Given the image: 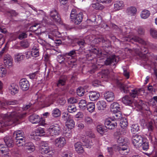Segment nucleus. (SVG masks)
<instances>
[{
	"mask_svg": "<svg viewBox=\"0 0 157 157\" xmlns=\"http://www.w3.org/2000/svg\"><path fill=\"white\" fill-rule=\"evenodd\" d=\"M4 140L6 145L7 147H10L13 146V140L11 136H6L4 137Z\"/></svg>",
	"mask_w": 157,
	"mask_h": 157,
	"instance_id": "4be33fe9",
	"label": "nucleus"
},
{
	"mask_svg": "<svg viewBox=\"0 0 157 157\" xmlns=\"http://www.w3.org/2000/svg\"><path fill=\"white\" fill-rule=\"evenodd\" d=\"M40 117L38 115L34 114L30 116L29 120L33 124H37L40 121Z\"/></svg>",
	"mask_w": 157,
	"mask_h": 157,
	"instance_id": "412c9836",
	"label": "nucleus"
},
{
	"mask_svg": "<svg viewBox=\"0 0 157 157\" xmlns=\"http://www.w3.org/2000/svg\"><path fill=\"white\" fill-rule=\"evenodd\" d=\"M104 97L107 101L110 102L113 101L115 98L114 93L111 91L105 92L104 94Z\"/></svg>",
	"mask_w": 157,
	"mask_h": 157,
	"instance_id": "4468645a",
	"label": "nucleus"
},
{
	"mask_svg": "<svg viewBox=\"0 0 157 157\" xmlns=\"http://www.w3.org/2000/svg\"><path fill=\"white\" fill-rule=\"evenodd\" d=\"M15 60L17 62L23 60L25 58V56L21 53H17L15 55Z\"/></svg>",
	"mask_w": 157,
	"mask_h": 157,
	"instance_id": "e433bc0d",
	"label": "nucleus"
},
{
	"mask_svg": "<svg viewBox=\"0 0 157 157\" xmlns=\"http://www.w3.org/2000/svg\"><path fill=\"white\" fill-rule=\"evenodd\" d=\"M24 135V132L21 130H18L15 132L13 133V137L15 138V137H18L19 136Z\"/></svg>",
	"mask_w": 157,
	"mask_h": 157,
	"instance_id": "3c124183",
	"label": "nucleus"
},
{
	"mask_svg": "<svg viewBox=\"0 0 157 157\" xmlns=\"http://www.w3.org/2000/svg\"><path fill=\"white\" fill-rule=\"evenodd\" d=\"M68 101L71 104L76 103L78 101L77 99L74 97H71L68 99Z\"/></svg>",
	"mask_w": 157,
	"mask_h": 157,
	"instance_id": "69168bd1",
	"label": "nucleus"
},
{
	"mask_svg": "<svg viewBox=\"0 0 157 157\" xmlns=\"http://www.w3.org/2000/svg\"><path fill=\"white\" fill-rule=\"evenodd\" d=\"M109 71L108 70H104L101 72L99 73L98 74V78L100 80H95L93 81L92 83V85L94 86H97L101 85V81H107L109 78Z\"/></svg>",
	"mask_w": 157,
	"mask_h": 157,
	"instance_id": "f03ea898",
	"label": "nucleus"
},
{
	"mask_svg": "<svg viewBox=\"0 0 157 157\" xmlns=\"http://www.w3.org/2000/svg\"><path fill=\"white\" fill-rule=\"evenodd\" d=\"M150 34L154 38H157V31L153 29H151L150 30Z\"/></svg>",
	"mask_w": 157,
	"mask_h": 157,
	"instance_id": "052dcab7",
	"label": "nucleus"
},
{
	"mask_svg": "<svg viewBox=\"0 0 157 157\" xmlns=\"http://www.w3.org/2000/svg\"><path fill=\"white\" fill-rule=\"evenodd\" d=\"M84 121L85 124L87 125H89L93 123V120L89 117H85Z\"/></svg>",
	"mask_w": 157,
	"mask_h": 157,
	"instance_id": "864d4df0",
	"label": "nucleus"
},
{
	"mask_svg": "<svg viewBox=\"0 0 157 157\" xmlns=\"http://www.w3.org/2000/svg\"><path fill=\"white\" fill-rule=\"evenodd\" d=\"M16 144L18 147L23 146L25 143V135L15 137Z\"/></svg>",
	"mask_w": 157,
	"mask_h": 157,
	"instance_id": "dca6fc26",
	"label": "nucleus"
},
{
	"mask_svg": "<svg viewBox=\"0 0 157 157\" xmlns=\"http://www.w3.org/2000/svg\"><path fill=\"white\" fill-rule=\"evenodd\" d=\"M12 59L11 56L9 54H7L5 56L3 62L6 67H10L12 65Z\"/></svg>",
	"mask_w": 157,
	"mask_h": 157,
	"instance_id": "f3484780",
	"label": "nucleus"
},
{
	"mask_svg": "<svg viewBox=\"0 0 157 157\" xmlns=\"http://www.w3.org/2000/svg\"><path fill=\"white\" fill-rule=\"evenodd\" d=\"M116 136L117 139V142L119 144V145H125V144H123L125 142L124 137L122 136Z\"/></svg>",
	"mask_w": 157,
	"mask_h": 157,
	"instance_id": "a18cd8bd",
	"label": "nucleus"
},
{
	"mask_svg": "<svg viewBox=\"0 0 157 157\" xmlns=\"http://www.w3.org/2000/svg\"><path fill=\"white\" fill-rule=\"evenodd\" d=\"M61 128L58 124H55L50 126L48 128L50 134L52 136L59 135L60 132Z\"/></svg>",
	"mask_w": 157,
	"mask_h": 157,
	"instance_id": "6e6552de",
	"label": "nucleus"
},
{
	"mask_svg": "<svg viewBox=\"0 0 157 157\" xmlns=\"http://www.w3.org/2000/svg\"><path fill=\"white\" fill-rule=\"evenodd\" d=\"M104 54L105 56H104L107 57L105 61V64L106 65H110L112 63H113V65H115L117 63V57L115 55L110 56L107 52H105Z\"/></svg>",
	"mask_w": 157,
	"mask_h": 157,
	"instance_id": "423d86ee",
	"label": "nucleus"
},
{
	"mask_svg": "<svg viewBox=\"0 0 157 157\" xmlns=\"http://www.w3.org/2000/svg\"><path fill=\"white\" fill-rule=\"evenodd\" d=\"M75 151L78 153H82L84 152L83 148L82 147L81 143L78 142L75 144Z\"/></svg>",
	"mask_w": 157,
	"mask_h": 157,
	"instance_id": "cd10ccee",
	"label": "nucleus"
},
{
	"mask_svg": "<svg viewBox=\"0 0 157 157\" xmlns=\"http://www.w3.org/2000/svg\"><path fill=\"white\" fill-rule=\"evenodd\" d=\"M92 7L96 10H101L104 8V6L98 2L92 4Z\"/></svg>",
	"mask_w": 157,
	"mask_h": 157,
	"instance_id": "4c0bfd02",
	"label": "nucleus"
},
{
	"mask_svg": "<svg viewBox=\"0 0 157 157\" xmlns=\"http://www.w3.org/2000/svg\"><path fill=\"white\" fill-rule=\"evenodd\" d=\"M117 83L121 91L125 93H129V90L128 89L130 87V86L126 85L121 81L119 80L117 81Z\"/></svg>",
	"mask_w": 157,
	"mask_h": 157,
	"instance_id": "9d476101",
	"label": "nucleus"
},
{
	"mask_svg": "<svg viewBox=\"0 0 157 157\" xmlns=\"http://www.w3.org/2000/svg\"><path fill=\"white\" fill-rule=\"evenodd\" d=\"M86 44L84 40L83 39L78 40L77 39H75L71 42L72 46L74 47L77 45L80 46V48L83 47Z\"/></svg>",
	"mask_w": 157,
	"mask_h": 157,
	"instance_id": "2eb2a0df",
	"label": "nucleus"
},
{
	"mask_svg": "<svg viewBox=\"0 0 157 157\" xmlns=\"http://www.w3.org/2000/svg\"><path fill=\"white\" fill-rule=\"evenodd\" d=\"M75 9H73L70 14V18L76 25L79 24L82 21L83 14L82 13H77Z\"/></svg>",
	"mask_w": 157,
	"mask_h": 157,
	"instance_id": "7ed1b4c3",
	"label": "nucleus"
},
{
	"mask_svg": "<svg viewBox=\"0 0 157 157\" xmlns=\"http://www.w3.org/2000/svg\"><path fill=\"white\" fill-rule=\"evenodd\" d=\"M87 105L86 100H81L79 102V106L81 109L84 110L86 108Z\"/></svg>",
	"mask_w": 157,
	"mask_h": 157,
	"instance_id": "72a5a7b5",
	"label": "nucleus"
},
{
	"mask_svg": "<svg viewBox=\"0 0 157 157\" xmlns=\"http://www.w3.org/2000/svg\"><path fill=\"white\" fill-rule=\"evenodd\" d=\"M131 128V131L133 133H135L139 130V127L137 124H132Z\"/></svg>",
	"mask_w": 157,
	"mask_h": 157,
	"instance_id": "09e8293b",
	"label": "nucleus"
},
{
	"mask_svg": "<svg viewBox=\"0 0 157 157\" xmlns=\"http://www.w3.org/2000/svg\"><path fill=\"white\" fill-rule=\"evenodd\" d=\"M100 96L99 93L95 91H91L89 92V97L90 100L92 101L98 100Z\"/></svg>",
	"mask_w": 157,
	"mask_h": 157,
	"instance_id": "a211bd4d",
	"label": "nucleus"
},
{
	"mask_svg": "<svg viewBox=\"0 0 157 157\" xmlns=\"http://www.w3.org/2000/svg\"><path fill=\"white\" fill-rule=\"evenodd\" d=\"M61 114L60 111L57 108L54 109L52 111V114L54 117H57L60 116Z\"/></svg>",
	"mask_w": 157,
	"mask_h": 157,
	"instance_id": "f704fd0d",
	"label": "nucleus"
},
{
	"mask_svg": "<svg viewBox=\"0 0 157 157\" xmlns=\"http://www.w3.org/2000/svg\"><path fill=\"white\" fill-rule=\"evenodd\" d=\"M127 132V130L126 128H122L120 132L117 131L114 132V136H117L120 134L124 135Z\"/></svg>",
	"mask_w": 157,
	"mask_h": 157,
	"instance_id": "49530a36",
	"label": "nucleus"
},
{
	"mask_svg": "<svg viewBox=\"0 0 157 157\" xmlns=\"http://www.w3.org/2000/svg\"><path fill=\"white\" fill-rule=\"evenodd\" d=\"M114 9L115 10H119L124 6V3L122 1H117L115 2L114 4Z\"/></svg>",
	"mask_w": 157,
	"mask_h": 157,
	"instance_id": "bb28decb",
	"label": "nucleus"
},
{
	"mask_svg": "<svg viewBox=\"0 0 157 157\" xmlns=\"http://www.w3.org/2000/svg\"><path fill=\"white\" fill-rule=\"evenodd\" d=\"M9 90L11 94L12 95H14L17 93L18 91V87L14 84H11L9 87Z\"/></svg>",
	"mask_w": 157,
	"mask_h": 157,
	"instance_id": "c85d7f7f",
	"label": "nucleus"
},
{
	"mask_svg": "<svg viewBox=\"0 0 157 157\" xmlns=\"http://www.w3.org/2000/svg\"><path fill=\"white\" fill-rule=\"evenodd\" d=\"M112 149L115 151H118L122 155H125L129 152V148L127 145H114L112 147Z\"/></svg>",
	"mask_w": 157,
	"mask_h": 157,
	"instance_id": "39448f33",
	"label": "nucleus"
},
{
	"mask_svg": "<svg viewBox=\"0 0 157 157\" xmlns=\"http://www.w3.org/2000/svg\"><path fill=\"white\" fill-rule=\"evenodd\" d=\"M66 126L69 129H72L75 126V122L71 117L66 122Z\"/></svg>",
	"mask_w": 157,
	"mask_h": 157,
	"instance_id": "c756f323",
	"label": "nucleus"
},
{
	"mask_svg": "<svg viewBox=\"0 0 157 157\" xmlns=\"http://www.w3.org/2000/svg\"><path fill=\"white\" fill-rule=\"evenodd\" d=\"M21 47L24 48H27L29 45V43L27 40H24L20 42Z\"/></svg>",
	"mask_w": 157,
	"mask_h": 157,
	"instance_id": "603ef678",
	"label": "nucleus"
},
{
	"mask_svg": "<svg viewBox=\"0 0 157 157\" xmlns=\"http://www.w3.org/2000/svg\"><path fill=\"white\" fill-rule=\"evenodd\" d=\"M114 113L113 117L117 120L121 119L122 118V115L120 111L117 113Z\"/></svg>",
	"mask_w": 157,
	"mask_h": 157,
	"instance_id": "6e6d98bb",
	"label": "nucleus"
},
{
	"mask_svg": "<svg viewBox=\"0 0 157 157\" xmlns=\"http://www.w3.org/2000/svg\"><path fill=\"white\" fill-rule=\"evenodd\" d=\"M23 146L25 147L26 150L29 152H33L35 150V147L32 142L25 143Z\"/></svg>",
	"mask_w": 157,
	"mask_h": 157,
	"instance_id": "6ab92c4d",
	"label": "nucleus"
},
{
	"mask_svg": "<svg viewBox=\"0 0 157 157\" xmlns=\"http://www.w3.org/2000/svg\"><path fill=\"white\" fill-rule=\"evenodd\" d=\"M29 53L31 54L32 56L33 57H36L39 55V52L38 49L35 47H33L32 49L31 52H29ZM28 53V52H27L26 55H27Z\"/></svg>",
	"mask_w": 157,
	"mask_h": 157,
	"instance_id": "473e14b6",
	"label": "nucleus"
},
{
	"mask_svg": "<svg viewBox=\"0 0 157 157\" xmlns=\"http://www.w3.org/2000/svg\"><path fill=\"white\" fill-rule=\"evenodd\" d=\"M55 99V95L51 94L49 95L46 99V101H47L50 104H53L54 100Z\"/></svg>",
	"mask_w": 157,
	"mask_h": 157,
	"instance_id": "de8ad7c7",
	"label": "nucleus"
},
{
	"mask_svg": "<svg viewBox=\"0 0 157 157\" xmlns=\"http://www.w3.org/2000/svg\"><path fill=\"white\" fill-rule=\"evenodd\" d=\"M121 109L120 105L117 103L114 102L111 105V111L113 113H117Z\"/></svg>",
	"mask_w": 157,
	"mask_h": 157,
	"instance_id": "b1692460",
	"label": "nucleus"
},
{
	"mask_svg": "<svg viewBox=\"0 0 157 157\" xmlns=\"http://www.w3.org/2000/svg\"><path fill=\"white\" fill-rule=\"evenodd\" d=\"M82 141L83 142V144L84 146H85L86 148H90L91 147V146L93 145V143L91 141H90L89 140L87 139H82Z\"/></svg>",
	"mask_w": 157,
	"mask_h": 157,
	"instance_id": "7c9ffc66",
	"label": "nucleus"
},
{
	"mask_svg": "<svg viewBox=\"0 0 157 157\" xmlns=\"http://www.w3.org/2000/svg\"><path fill=\"white\" fill-rule=\"evenodd\" d=\"M143 138L140 135L136 134L132 136V143L136 147H141V143L143 142Z\"/></svg>",
	"mask_w": 157,
	"mask_h": 157,
	"instance_id": "0eeeda50",
	"label": "nucleus"
},
{
	"mask_svg": "<svg viewBox=\"0 0 157 157\" xmlns=\"http://www.w3.org/2000/svg\"><path fill=\"white\" fill-rule=\"evenodd\" d=\"M6 73V69L2 67H0V77H3Z\"/></svg>",
	"mask_w": 157,
	"mask_h": 157,
	"instance_id": "e2e57ef3",
	"label": "nucleus"
},
{
	"mask_svg": "<svg viewBox=\"0 0 157 157\" xmlns=\"http://www.w3.org/2000/svg\"><path fill=\"white\" fill-rule=\"evenodd\" d=\"M77 110L76 107L75 105H69L68 107L67 110L69 113L75 112Z\"/></svg>",
	"mask_w": 157,
	"mask_h": 157,
	"instance_id": "8fccbe9b",
	"label": "nucleus"
},
{
	"mask_svg": "<svg viewBox=\"0 0 157 157\" xmlns=\"http://www.w3.org/2000/svg\"><path fill=\"white\" fill-rule=\"evenodd\" d=\"M150 15V12L147 10H144L141 15V17L144 19H146Z\"/></svg>",
	"mask_w": 157,
	"mask_h": 157,
	"instance_id": "37998d69",
	"label": "nucleus"
},
{
	"mask_svg": "<svg viewBox=\"0 0 157 157\" xmlns=\"http://www.w3.org/2000/svg\"><path fill=\"white\" fill-rule=\"evenodd\" d=\"M8 115V116L6 117L3 121V122L6 126H10L13 123L16 124H19V119L24 117L25 114L14 111L11 112Z\"/></svg>",
	"mask_w": 157,
	"mask_h": 157,
	"instance_id": "f257e3e1",
	"label": "nucleus"
},
{
	"mask_svg": "<svg viewBox=\"0 0 157 157\" xmlns=\"http://www.w3.org/2000/svg\"><path fill=\"white\" fill-rule=\"evenodd\" d=\"M136 9L135 7L130 6L126 10V13L128 15L132 14L133 15H134L136 14Z\"/></svg>",
	"mask_w": 157,
	"mask_h": 157,
	"instance_id": "2f4dec72",
	"label": "nucleus"
},
{
	"mask_svg": "<svg viewBox=\"0 0 157 157\" xmlns=\"http://www.w3.org/2000/svg\"><path fill=\"white\" fill-rule=\"evenodd\" d=\"M104 125L106 128L109 130H113L117 127V123L113 120L110 121L107 119L105 121Z\"/></svg>",
	"mask_w": 157,
	"mask_h": 157,
	"instance_id": "1a4fd4ad",
	"label": "nucleus"
},
{
	"mask_svg": "<svg viewBox=\"0 0 157 157\" xmlns=\"http://www.w3.org/2000/svg\"><path fill=\"white\" fill-rule=\"evenodd\" d=\"M66 143V140L64 138L60 137L56 139L55 141V144L56 147H61Z\"/></svg>",
	"mask_w": 157,
	"mask_h": 157,
	"instance_id": "ddd939ff",
	"label": "nucleus"
},
{
	"mask_svg": "<svg viewBox=\"0 0 157 157\" xmlns=\"http://www.w3.org/2000/svg\"><path fill=\"white\" fill-rule=\"evenodd\" d=\"M20 86L22 90L24 91H26L29 88V82L26 78L22 79L20 82Z\"/></svg>",
	"mask_w": 157,
	"mask_h": 157,
	"instance_id": "f8f14e48",
	"label": "nucleus"
},
{
	"mask_svg": "<svg viewBox=\"0 0 157 157\" xmlns=\"http://www.w3.org/2000/svg\"><path fill=\"white\" fill-rule=\"evenodd\" d=\"M127 120L124 118L122 119L120 122V126L122 128H125L127 127L128 125Z\"/></svg>",
	"mask_w": 157,
	"mask_h": 157,
	"instance_id": "c03bdc74",
	"label": "nucleus"
},
{
	"mask_svg": "<svg viewBox=\"0 0 157 157\" xmlns=\"http://www.w3.org/2000/svg\"><path fill=\"white\" fill-rule=\"evenodd\" d=\"M39 151L40 153L43 155L47 154L52 155L53 154V152L50 149L46 142L42 141L41 142L39 147Z\"/></svg>",
	"mask_w": 157,
	"mask_h": 157,
	"instance_id": "20e7f679",
	"label": "nucleus"
},
{
	"mask_svg": "<svg viewBox=\"0 0 157 157\" xmlns=\"http://www.w3.org/2000/svg\"><path fill=\"white\" fill-rule=\"evenodd\" d=\"M94 41H98L99 42H102L105 46L108 47L111 45V42L108 40H105L103 37H99L94 39Z\"/></svg>",
	"mask_w": 157,
	"mask_h": 157,
	"instance_id": "aec40b11",
	"label": "nucleus"
},
{
	"mask_svg": "<svg viewBox=\"0 0 157 157\" xmlns=\"http://www.w3.org/2000/svg\"><path fill=\"white\" fill-rule=\"evenodd\" d=\"M87 109L90 112H92L95 109V104L93 102H90L87 105Z\"/></svg>",
	"mask_w": 157,
	"mask_h": 157,
	"instance_id": "58836bf2",
	"label": "nucleus"
},
{
	"mask_svg": "<svg viewBox=\"0 0 157 157\" xmlns=\"http://www.w3.org/2000/svg\"><path fill=\"white\" fill-rule=\"evenodd\" d=\"M132 92L130 93V96L133 98H135L138 93V91L136 89L132 90Z\"/></svg>",
	"mask_w": 157,
	"mask_h": 157,
	"instance_id": "774afa93",
	"label": "nucleus"
},
{
	"mask_svg": "<svg viewBox=\"0 0 157 157\" xmlns=\"http://www.w3.org/2000/svg\"><path fill=\"white\" fill-rule=\"evenodd\" d=\"M122 101L126 105H129L133 102L132 98L128 96H125L122 99Z\"/></svg>",
	"mask_w": 157,
	"mask_h": 157,
	"instance_id": "393cba45",
	"label": "nucleus"
},
{
	"mask_svg": "<svg viewBox=\"0 0 157 157\" xmlns=\"http://www.w3.org/2000/svg\"><path fill=\"white\" fill-rule=\"evenodd\" d=\"M40 136V133L38 132H34L31 133L30 138L33 140H38Z\"/></svg>",
	"mask_w": 157,
	"mask_h": 157,
	"instance_id": "c9c22d12",
	"label": "nucleus"
},
{
	"mask_svg": "<svg viewBox=\"0 0 157 157\" xmlns=\"http://www.w3.org/2000/svg\"><path fill=\"white\" fill-rule=\"evenodd\" d=\"M40 25L39 24H36L32 26H31L30 28V29L31 30L33 31H36L38 29H39Z\"/></svg>",
	"mask_w": 157,
	"mask_h": 157,
	"instance_id": "680f3d73",
	"label": "nucleus"
},
{
	"mask_svg": "<svg viewBox=\"0 0 157 157\" xmlns=\"http://www.w3.org/2000/svg\"><path fill=\"white\" fill-rule=\"evenodd\" d=\"M131 39L133 40L135 42H137L143 44H146L144 40L136 36L133 37Z\"/></svg>",
	"mask_w": 157,
	"mask_h": 157,
	"instance_id": "ea45409f",
	"label": "nucleus"
},
{
	"mask_svg": "<svg viewBox=\"0 0 157 157\" xmlns=\"http://www.w3.org/2000/svg\"><path fill=\"white\" fill-rule=\"evenodd\" d=\"M92 52H94V53L97 54L98 55L99 54H100L102 56H104V53H102L100 50V49L98 48H94L91 49Z\"/></svg>",
	"mask_w": 157,
	"mask_h": 157,
	"instance_id": "bf43d9fd",
	"label": "nucleus"
},
{
	"mask_svg": "<svg viewBox=\"0 0 157 157\" xmlns=\"http://www.w3.org/2000/svg\"><path fill=\"white\" fill-rule=\"evenodd\" d=\"M58 104L61 105H63L66 102V100L63 98H59L57 100Z\"/></svg>",
	"mask_w": 157,
	"mask_h": 157,
	"instance_id": "338daca9",
	"label": "nucleus"
},
{
	"mask_svg": "<svg viewBox=\"0 0 157 157\" xmlns=\"http://www.w3.org/2000/svg\"><path fill=\"white\" fill-rule=\"evenodd\" d=\"M71 118V116L68 113L65 112L63 113L62 118L66 122L69 120Z\"/></svg>",
	"mask_w": 157,
	"mask_h": 157,
	"instance_id": "4d7b16f0",
	"label": "nucleus"
},
{
	"mask_svg": "<svg viewBox=\"0 0 157 157\" xmlns=\"http://www.w3.org/2000/svg\"><path fill=\"white\" fill-rule=\"evenodd\" d=\"M51 19L56 22L59 23L61 21L60 15L56 10H53L50 13Z\"/></svg>",
	"mask_w": 157,
	"mask_h": 157,
	"instance_id": "9b49d317",
	"label": "nucleus"
},
{
	"mask_svg": "<svg viewBox=\"0 0 157 157\" xmlns=\"http://www.w3.org/2000/svg\"><path fill=\"white\" fill-rule=\"evenodd\" d=\"M142 148L144 150H147L149 148V145L148 142L147 141H144L143 140V142L141 143Z\"/></svg>",
	"mask_w": 157,
	"mask_h": 157,
	"instance_id": "13d9d810",
	"label": "nucleus"
},
{
	"mask_svg": "<svg viewBox=\"0 0 157 157\" xmlns=\"http://www.w3.org/2000/svg\"><path fill=\"white\" fill-rule=\"evenodd\" d=\"M67 80V77L66 75H62L61 76L58 81L57 86L58 87L60 86H64L65 85L66 81Z\"/></svg>",
	"mask_w": 157,
	"mask_h": 157,
	"instance_id": "5701e85b",
	"label": "nucleus"
},
{
	"mask_svg": "<svg viewBox=\"0 0 157 157\" xmlns=\"http://www.w3.org/2000/svg\"><path fill=\"white\" fill-rule=\"evenodd\" d=\"M67 59V58H64L62 55H59L58 56L57 60L60 63L66 64V61Z\"/></svg>",
	"mask_w": 157,
	"mask_h": 157,
	"instance_id": "79ce46f5",
	"label": "nucleus"
},
{
	"mask_svg": "<svg viewBox=\"0 0 157 157\" xmlns=\"http://www.w3.org/2000/svg\"><path fill=\"white\" fill-rule=\"evenodd\" d=\"M27 34L25 32L21 33L19 35L18 38L20 40H22L23 39L27 38Z\"/></svg>",
	"mask_w": 157,
	"mask_h": 157,
	"instance_id": "0e129e2a",
	"label": "nucleus"
},
{
	"mask_svg": "<svg viewBox=\"0 0 157 157\" xmlns=\"http://www.w3.org/2000/svg\"><path fill=\"white\" fill-rule=\"evenodd\" d=\"M84 89L81 87H78L77 90V94L79 96H82L84 94Z\"/></svg>",
	"mask_w": 157,
	"mask_h": 157,
	"instance_id": "5fc2aeb1",
	"label": "nucleus"
},
{
	"mask_svg": "<svg viewBox=\"0 0 157 157\" xmlns=\"http://www.w3.org/2000/svg\"><path fill=\"white\" fill-rule=\"evenodd\" d=\"M97 106L98 110H104L106 107V105L105 101H101L97 102Z\"/></svg>",
	"mask_w": 157,
	"mask_h": 157,
	"instance_id": "a878e982",
	"label": "nucleus"
},
{
	"mask_svg": "<svg viewBox=\"0 0 157 157\" xmlns=\"http://www.w3.org/2000/svg\"><path fill=\"white\" fill-rule=\"evenodd\" d=\"M136 52L138 55L140 56L141 53H144V54H147L148 52V49L146 48L144 46H142L141 48V51H139L137 52V50H136Z\"/></svg>",
	"mask_w": 157,
	"mask_h": 157,
	"instance_id": "a19ab883",
	"label": "nucleus"
}]
</instances>
